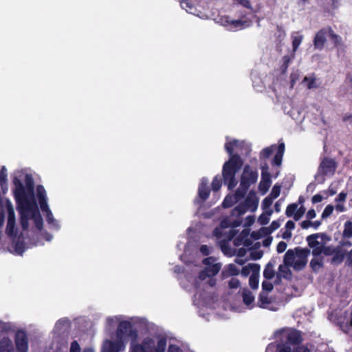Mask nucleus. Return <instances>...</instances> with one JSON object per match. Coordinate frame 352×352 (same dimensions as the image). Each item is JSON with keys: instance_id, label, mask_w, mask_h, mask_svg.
Instances as JSON below:
<instances>
[{"instance_id": "nucleus-1", "label": "nucleus", "mask_w": 352, "mask_h": 352, "mask_svg": "<svg viewBox=\"0 0 352 352\" xmlns=\"http://www.w3.org/2000/svg\"><path fill=\"white\" fill-rule=\"evenodd\" d=\"M243 142H239L237 140L227 142L225 145L226 151L231 155L230 159L226 162L222 170L223 181L228 185V189L231 190L234 188L237 184V181L235 178L236 173L241 168L243 162L238 155H233L232 153L234 150L238 151L241 148Z\"/></svg>"}, {"instance_id": "nucleus-2", "label": "nucleus", "mask_w": 352, "mask_h": 352, "mask_svg": "<svg viewBox=\"0 0 352 352\" xmlns=\"http://www.w3.org/2000/svg\"><path fill=\"white\" fill-rule=\"evenodd\" d=\"M130 322L121 321L116 330L114 340L106 339L104 340L100 352H121L124 351L128 342L129 337H136Z\"/></svg>"}, {"instance_id": "nucleus-3", "label": "nucleus", "mask_w": 352, "mask_h": 352, "mask_svg": "<svg viewBox=\"0 0 352 352\" xmlns=\"http://www.w3.org/2000/svg\"><path fill=\"white\" fill-rule=\"evenodd\" d=\"M25 182L26 188L17 177L15 176L12 179V183L14 186L13 194L16 207L29 205L34 201H36L34 196V182L32 177L30 175H26Z\"/></svg>"}, {"instance_id": "nucleus-4", "label": "nucleus", "mask_w": 352, "mask_h": 352, "mask_svg": "<svg viewBox=\"0 0 352 352\" xmlns=\"http://www.w3.org/2000/svg\"><path fill=\"white\" fill-rule=\"evenodd\" d=\"M20 216V224L23 230H28L29 228L28 221L30 219L34 220L36 228L41 231L43 226V220L40 213L36 201L32 204L16 207Z\"/></svg>"}, {"instance_id": "nucleus-5", "label": "nucleus", "mask_w": 352, "mask_h": 352, "mask_svg": "<svg viewBox=\"0 0 352 352\" xmlns=\"http://www.w3.org/2000/svg\"><path fill=\"white\" fill-rule=\"evenodd\" d=\"M166 339L161 336L145 338L141 343L132 342L129 352H165Z\"/></svg>"}, {"instance_id": "nucleus-6", "label": "nucleus", "mask_w": 352, "mask_h": 352, "mask_svg": "<svg viewBox=\"0 0 352 352\" xmlns=\"http://www.w3.org/2000/svg\"><path fill=\"white\" fill-rule=\"evenodd\" d=\"M310 250L300 247L288 250L283 258V262L296 271L304 269L307 263Z\"/></svg>"}, {"instance_id": "nucleus-7", "label": "nucleus", "mask_w": 352, "mask_h": 352, "mask_svg": "<svg viewBox=\"0 0 352 352\" xmlns=\"http://www.w3.org/2000/svg\"><path fill=\"white\" fill-rule=\"evenodd\" d=\"M211 260H212V257L204 259V263L208 266L204 270L200 272L199 274V280L201 282H204L210 287H213L216 284V279L214 278V276L220 271L221 265L219 263L211 265Z\"/></svg>"}, {"instance_id": "nucleus-8", "label": "nucleus", "mask_w": 352, "mask_h": 352, "mask_svg": "<svg viewBox=\"0 0 352 352\" xmlns=\"http://www.w3.org/2000/svg\"><path fill=\"white\" fill-rule=\"evenodd\" d=\"M258 179V173L246 165L244 167L243 172L241 178V183L237 189V195L240 197H244L249 187L256 182Z\"/></svg>"}, {"instance_id": "nucleus-9", "label": "nucleus", "mask_w": 352, "mask_h": 352, "mask_svg": "<svg viewBox=\"0 0 352 352\" xmlns=\"http://www.w3.org/2000/svg\"><path fill=\"white\" fill-rule=\"evenodd\" d=\"M337 168V163L333 159L323 157L318 168V172L315 176L316 180L319 183H323L325 180L324 177L332 176Z\"/></svg>"}, {"instance_id": "nucleus-10", "label": "nucleus", "mask_w": 352, "mask_h": 352, "mask_svg": "<svg viewBox=\"0 0 352 352\" xmlns=\"http://www.w3.org/2000/svg\"><path fill=\"white\" fill-rule=\"evenodd\" d=\"M331 240V238L325 233L313 234L307 237L308 245L312 249L313 256L321 255V249Z\"/></svg>"}, {"instance_id": "nucleus-11", "label": "nucleus", "mask_w": 352, "mask_h": 352, "mask_svg": "<svg viewBox=\"0 0 352 352\" xmlns=\"http://www.w3.org/2000/svg\"><path fill=\"white\" fill-rule=\"evenodd\" d=\"M258 198L254 192H250L244 202L239 204L232 210L233 215L241 216L246 212H254L258 206Z\"/></svg>"}, {"instance_id": "nucleus-12", "label": "nucleus", "mask_w": 352, "mask_h": 352, "mask_svg": "<svg viewBox=\"0 0 352 352\" xmlns=\"http://www.w3.org/2000/svg\"><path fill=\"white\" fill-rule=\"evenodd\" d=\"M280 336V342L282 344L289 346L290 344H298L302 340L300 331L293 329H285L278 333Z\"/></svg>"}, {"instance_id": "nucleus-13", "label": "nucleus", "mask_w": 352, "mask_h": 352, "mask_svg": "<svg viewBox=\"0 0 352 352\" xmlns=\"http://www.w3.org/2000/svg\"><path fill=\"white\" fill-rule=\"evenodd\" d=\"M15 344L17 352H28V338L25 331H17L15 334Z\"/></svg>"}, {"instance_id": "nucleus-14", "label": "nucleus", "mask_w": 352, "mask_h": 352, "mask_svg": "<svg viewBox=\"0 0 352 352\" xmlns=\"http://www.w3.org/2000/svg\"><path fill=\"white\" fill-rule=\"evenodd\" d=\"M305 211L306 208L304 206L302 205L299 207L298 204L294 203L287 207L285 214L288 217H293L295 221H298L305 214Z\"/></svg>"}, {"instance_id": "nucleus-15", "label": "nucleus", "mask_w": 352, "mask_h": 352, "mask_svg": "<svg viewBox=\"0 0 352 352\" xmlns=\"http://www.w3.org/2000/svg\"><path fill=\"white\" fill-rule=\"evenodd\" d=\"M327 36L330 38V28H325L318 31L314 39V47L322 50L327 42Z\"/></svg>"}, {"instance_id": "nucleus-16", "label": "nucleus", "mask_w": 352, "mask_h": 352, "mask_svg": "<svg viewBox=\"0 0 352 352\" xmlns=\"http://www.w3.org/2000/svg\"><path fill=\"white\" fill-rule=\"evenodd\" d=\"M257 303L258 307L263 309H268L272 311L278 309V305L265 292L260 294Z\"/></svg>"}, {"instance_id": "nucleus-17", "label": "nucleus", "mask_w": 352, "mask_h": 352, "mask_svg": "<svg viewBox=\"0 0 352 352\" xmlns=\"http://www.w3.org/2000/svg\"><path fill=\"white\" fill-rule=\"evenodd\" d=\"M250 230H244L241 232L240 235L234 240L235 245H240L243 244L244 246L249 247L252 245L251 240L248 238Z\"/></svg>"}, {"instance_id": "nucleus-18", "label": "nucleus", "mask_w": 352, "mask_h": 352, "mask_svg": "<svg viewBox=\"0 0 352 352\" xmlns=\"http://www.w3.org/2000/svg\"><path fill=\"white\" fill-rule=\"evenodd\" d=\"M265 352H291V346L285 344L271 343L265 350Z\"/></svg>"}, {"instance_id": "nucleus-19", "label": "nucleus", "mask_w": 352, "mask_h": 352, "mask_svg": "<svg viewBox=\"0 0 352 352\" xmlns=\"http://www.w3.org/2000/svg\"><path fill=\"white\" fill-rule=\"evenodd\" d=\"M290 265H287L283 262V264L280 265L278 267L279 274H277L276 278L280 280L281 278L285 279H291L292 277V271L289 269Z\"/></svg>"}, {"instance_id": "nucleus-20", "label": "nucleus", "mask_w": 352, "mask_h": 352, "mask_svg": "<svg viewBox=\"0 0 352 352\" xmlns=\"http://www.w3.org/2000/svg\"><path fill=\"white\" fill-rule=\"evenodd\" d=\"M330 39L333 41L335 47L338 48V51H344L346 46L342 41V37L336 34L331 28Z\"/></svg>"}, {"instance_id": "nucleus-21", "label": "nucleus", "mask_w": 352, "mask_h": 352, "mask_svg": "<svg viewBox=\"0 0 352 352\" xmlns=\"http://www.w3.org/2000/svg\"><path fill=\"white\" fill-rule=\"evenodd\" d=\"M244 197H240L237 195V190L236 191L235 194L234 195H228L223 202V208H229L231 207L234 203L238 202L239 200H241Z\"/></svg>"}, {"instance_id": "nucleus-22", "label": "nucleus", "mask_w": 352, "mask_h": 352, "mask_svg": "<svg viewBox=\"0 0 352 352\" xmlns=\"http://www.w3.org/2000/svg\"><path fill=\"white\" fill-rule=\"evenodd\" d=\"M207 184L208 179L203 178L199 187V195L204 200L208 198L210 193V190L207 186Z\"/></svg>"}, {"instance_id": "nucleus-23", "label": "nucleus", "mask_w": 352, "mask_h": 352, "mask_svg": "<svg viewBox=\"0 0 352 352\" xmlns=\"http://www.w3.org/2000/svg\"><path fill=\"white\" fill-rule=\"evenodd\" d=\"M277 151L273 160V163L276 166H280L282 162L283 153L285 151L284 143H280L276 148Z\"/></svg>"}, {"instance_id": "nucleus-24", "label": "nucleus", "mask_w": 352, "mask_h": 352, "mask_svg": "<svg viewBox=\"0 0 352 352\" xmlns=\"http://www.w3.org/2000/svg\"><path fill=\"white\" fill-rule=\"evenodd\" d=\"M260 266L256 263H250L248 265L243 267L241 270V274L244 277H247L250 273L252 272V273L259 272Z\"/></svg>"}, {"instance_id": "nucleus-25", "label": "nucleus", "mask_w": 352, "mask_h": 352, "mask_svg": "<svg viewBox=\"0 0 352 352\" xmlns=\"http://www.w3.org/2000/svg\"><path fill=\"white\" fill-rule=\"evenodd\" d=\"M8 173L6 166H3L0 169V186L3 192L8 190Z\"/></svg>"}, {"instance_id": "nucleus-26", "label": "nucleus", "mask_w": 352, "mask_h": 352, "mask_svg": "<svg viewBox=\"0 0 352 352\" xmlns=\"http://www.w3.org/2000/svg\"><path fill=\"white\" fill-rule=\"evenodd\" d=\"M271 185V181L269 175H262V179L260 182L258 188L263 195L265 194Z\"/></svg>"}, {"instance_id": "nucleus-27", "label": "nucleus", "mask_w": 352, "mask_h": 352, "mask_svg": "<svg viewBox=\"0 0 352 352\" xmlns=\"http://www.w3.org/2000/svg\"><path fill=\"white\" fill-rule=\"evenodd\" d=\"M324 262V257L321 255L320 256H314V258L311 259L310 262V266L313 269V270L316 271L320 268L322 267Z\"/></svg>"}, {"instance_id": "nucleus-28", "label": "nucleus", "mask_w": 352, "mask_h": 352, "mask_svg": "<svg viewBox=\"0 0 352 352\" xmlns=\"http://www.w3.org/2000/svg\"><path fill=\"white\" fill-rule=\"evenodd\" d=\"M331 263L339 264L342 262L344 257V252L339 247H336V252L332 255Z\"/></svg>"}, {"instance_id": "nucleus-29", "label": "nucleus", "mask_w": 352, "mask_h": 352, "mask_svg": "<svg viewBox=\"0 0 352 352\" xmlns=\"http://www.w3.org/2000/svg\"><path fill=\"white\" fill-rule=\"evenodd\" d=\"M239 272V269L234 264H230L223 272V274L225 277H227L230 276L238 275Z\"/></svg>"}, {"instance_id": "nucleus-30", "label": "nucleus", "mask_w": 352, "mask_h": 352, "mask_svg": "<svg viewBox=\"0 0 352 352\" xmlns=\"http://www.w3.org/2000/svg\"><path fill=\"white\" fill-rule=\"evenodd\" d=\"M242 296L243 301L246 305H251L254 300V297L252 293L248 289H243L242 292Z\"/></svg>"}, {"instance_id": "nucleus-31", "label": "nucleus", "mask_w": 352, "mask_h": 352, "mask_svg": "<svg viewBox=\"0 0 352 352\" xmlns=\"http://www.w3.org/2000/svg\"><path fill=\"white\" fill-rule=\"evenodd\" d=\"M342 236L346 239L352 238V222L351 221L344 223Z\"/></svg>"}, {"instance_id": "nucleus-32", "label": "nucleus", "mask_w": 352, "mask_h": 352, "mask_svg": "<svg viewBox=\"0 0 352 352\" xmlns=\"http://www.w3.org/2000/svg\"><path fill=\"white\" fill-rule=\"evenodd\" d=\"M180 3L182 8L186 10V12L191 14H195L196 8L189 0H182Z\"/></svg>"}, {"instance_id": "nucleus-33", "label": "nucleus", "mask_w": 352, "mask_h": 352, "mask_svg": "<svg viewBox=\"0 0 352 352\" xmlns=\"http://www.w3.org/2000/svg\"><path fill=\"white\" fill-rule=\"evenodd\" d=\"M275 275L274 266L271 263H268L263 271V276L268 280L272 279Z\"/></svg>"}, {"instance_id": "nucleus-34", "label": "nucleus", "mask_w": 352, "mask_h": 352, "mask_svg": "<svg viewBox=\"0 0 352 352\" xmlns=\"http://www.w3.org/2000/svg\"><path fill=\"white\" fill-rule=\"evenodd\" d=\"M121 320V316H113V317H108L107 318V325L106 328L108 330H111L112 328L114 327L115 324L118 322L120 323Z\"/></svg>"}, {"instance_id": "nucleus-35", "label": "nucleus", "mask_w": 352, "mask_h": 352, "mask_svg": "<svg viewBox=\"0 0 352 352\" xmlns=\"http://www.w3.org/2000/svg\"><path fill=\"white\" fill-rule=\"evenodd\" d=\"M308 82L307 87L309 89L318 87V85L316 82V78L314 74L309 76H305L302 80V82Z\"/></svg>"}, {"instance_id": "nucleus-36", "label": "nucleus", "mask_w": 352, "mask_h": 352, "mask_svg": "<svg viewBox=\"0 0 352 352\" xmlns=\"http://www.w3.org/2000/svg\"><path fill=\"white\" fill-rule=\"evenodd\" d=\"M6 232V234L9 236H13L16 235V233L15 232V221L8 220Z\"/></svg>"}, {"instance_id": "nucleus-37", "label": "nucleus", "mask_w": 352, "mask_h": 352, "mask_svg": "<svg viewBox=\"0 0 352 352\" xmlns=\"http://www.w3.org/2000/svg\"><path fill=\"white\" fill-rule=\"evenodd\" d=\"M277 148L276 145H272L270 147L265 148L260 154V157L265 159L269 157L272 153H274Z\"/></svg>"}, {"instance_id": "nucleus-38", "label": "nucleus", "mask_w": 352, "mask_h": 352, "mask_svg": "<svg viewBox=\"0 0 352 352\" xmlns=\"http://www.w3.org/2000/svg\"><path fill=\"white\" fill-rule=\"evenodd\" d=\"M292 47L293 51L295 52L298 49V46L300 45L303 36L302 35H298L296 33L292 35Z\"/></svg>"}, {"instance_id": "nucleus-39", "label": "nucleus", "mask_w": 352, "mask_h": 352, "mask_svg": "<svg viewBox=\"0 0 352 352\" xmlns=\"http://www.w3.org/2000/svg\"><path fill=\"white\" fill-rule=\"evenodd\" d=\"M258 277H259V272L252 273L250 277L249 284H250V286L254 289L258 288Z\"/></svg>"}, {"instance_id": "nucleus-40", "label": "nucleus", "mask_w": 352, "mask_h": 352, "mask_svg": "<svg viewBox=\"0 0 352 352\" xmlns=\"http://www.w3.org/2000/svg\"><path fill=\"white\" fill-rule=\"evenodd\" d=\"M36 196L38 201L47 200L46 191L45 190V188L42 185L37 186Z\"/></svg>"}, {"instance_id": "nucleus-41", "label": "nucleus", "mask_w": 352, "mask_h": 352, "mask_svg": "<svg viewBox=\"0 0 352 352\" xmlns=\"http://www.w3.org/2000/svg\"><path fill=\"white\" fill-rule=\"evenodd\" d=\"M336 247L332 245H324V247L321 249L322 254L325 256H332L336 252Z\"/></svg>"}, {"instance_id": "nucleus-42", "label": "nucleus", "mask_w": 352, "mask_h": 352, "mask_svg": "<svg viewBox=\"0 0 352 352\" xmlns=\"http://www.w3.org/2000/svg\"><path fill=\"white\" fill-rule=\"evenodd\" d=\"M267 233V229L265 228H261L257 232H252L251 234V236L254 239H260L263 236Z\"/></svg>"}, {"instance_id": "nucleus-43", "label": "nucleus", "mask_w": 352, "mask_h": 352, "mask_svg": "<svg viewBox=\"0 0 352 352\" xmlns=\"http://www.w3.org/2000/svg\"><path fill=\"white\" fill-rule=\"evenodd\" d=\"M230 25L233 26V28H241L243 27H247L249 25L246 21L241 20L232 21L230 22Z\"/></svg>"}, {"instance_id": "nucleus-44", "label": "nucleus", "mask_w": 352, "mask_h": 352, "mask_svg": "<svg viewBox=\"0 0 352 352\" xmlns=\"http://www.w3.org/2000/svg\"><path fill=\"white\" fill-rule=\"evenodd\" d=\"M8 220L15 221V213L12 205L10 203L7 206Z\"/></svg>"}, {"instance_id": "nucleus-45", "label": "nucleus", "mask_w": 352, "mask_h": 352, "mask_svg": "<svg viewBox=\"0 0 352 352\" xmlns=\"http://www.w3.org/2000/svg\"><path fill=\"white\" fill-rule=\"evenodd\" d=\"M240 281L238 278L235 277L231 278V279L228 281V287L230 289H237L240 287Z\"/></svg>"}, {"instance_id": "nucleus-46", "label": "nucleus", "mask_w": 352, "mask_h": 352, "mask_svg": "<svg viewBox=\"0 0 352 352\" xmlns=\"http://www.w3.org/2000/svg\"><path fill=\"white\" fill-rule=\"evenodd\" d=\"M334 207L332 205H328L326 206L322 214V218L326 219L329 217L333 212Z\"/></svg>"}, {"instance_id": "nucleus-47", "label": "nucleus", "mask_w": 352, "mask_h": 352, "mask_svg": "<svg viewBox=\"0 0 352 352\" xmlns=\"http://www.w3.org/2000/svg\"><path fill=\"white\" fill-rule=\"evenodd\" d=\"M280 193V187L279 186L275 185L270 194V197H272L273 199L277 198Z\"/></svg>"}, {"instance_id": "nucleus-48", "label": "nucleus", "mask_w": 352, "mask_h": 352, "mask_svg": "<svg viewBox=\"0 0 352 352\" xmlns=\"http://www.w3.org/2000/svg\"><path fill=\"white\" fill-rule=\"evenodd\" d=\"M221 186V180L218 177H215L212 182V187L214 191H217Z\"/></svg>"}, {"instance_id": "nucleus-49", "label": "nucleus", "mask_w": 352, "mask_h": 352, "mask_svg": "<svg viewBox=\"0 0 352 352\" xmlns=\"http://www.w3.org/2000/svg\"><path fill=\"white\" fill-rule=\"evenodd\" d=\"M38 203L40 204L41 210L43 211V212L46 214L48 212V211H51L47 203V200L38 201Z\"/></svg>"}, {"instance_id": "nucleus-50", "label": "nucleus", "mask_w": 352, "mask_h": 352, "mask_svg": "<svg viewBox=\"0 0 352 352\" xmlns=\"http://www.w3.org/2000/svg\"><path fill=\"white\" fill-rule=\"evenodd\" d=\"M272 202H273V199L272 197H270V196L265 198L262 203L263 209L270 208V206L272 204Z\"/></svg>"}, {"instance_id": "nucleus-51", "label": "nucleus", "mask_w": 352, "mask_h": 352, "mask_svg": "<svg viewBox=\"0 0 352 352\" xmlns=\"http://www.w3.org/2000/svg\"><path fill=\"white\" fill-rule=\"evenodd\" d=\"M80 347L76 341H74L71 344L69 352H80Z\"/></svg>"}, {"instance_id": "nucleus-52", "label": "nucleus", "mask_w": 352, "mask_h": 352, "mask_svg": "<svg viewBox=\"0 0 352 352\" xmlns=\"http://www.w3.org/2000/svg\"><path fill=\"white\" fill-rule=\"evenodd\" d=\"M263 289L266 292H270L273 289V285L269 281H263L262 283Z\"/></svg>"}, {"instance_id": "nucleus-53", "label": "nucleus", "mask_w": 352, "mask_h": 352, "mask_svg": "<svg viewBox=\"0 0 352 352\" xmlns=\"http://www.w3.org/2000/svg\"><path fill=\"white\" fill-rule=\"evenodd\" d=\"M287 243L284 241H280L278 243L276 250L278 253H282L285 251L287 248Z\"/></svg>"}, {"instance_id": "nucleus-54", "label": "nucleus", "mask_w": 352, "mask_h": 352, "mask_svg": "<svg viewBox=\"0 0 352 352\" xmlns=\"http://www.w3.org/2000/svg\"><path fill=\"white\" fill-rule=\"evenodd\" d=\"M200 252L205 256L210 254V248L207 245H202L200 247Z\"/></svg>"}, {"instance_id": "nucleus-55", "label": "nucleus", "mask_w": 352, "mask_h": 352, "mask_svg": "<svg viewBox=\"0 0 352 352\" xmlns=\"http://www.w3.org/2000/svg\"><path fill=\"white\" fill-rule=\"evenodd\" d=\"M45 219H46L47 224L52 223V222H53L54 220L55 219L54 218L52 211H48L47 213L45 214Z\"/></svg>"}, {"instance_id": "nucleus-56", "label": "nucleus", "mask_w": 352, "mask_h": 352, "mask_svg": "<svg viewBox=\"0 0 352 352\" xmlns=\"http://www.w3.org/2000/svg\"><path fill=\"white\" fill-rule=\"evenodd\" d=\"M237 1L239 4L242 5L245 8L251 9L252 6L249 0H235Z\"/></svg>"}, {"instance_id": "nucleus-57", "label": "nucleus", "mask_w": 352, "mask_h": 352, "mask_svg": "<svg viewBox=\"0 0 352 352\" xmlns=\"http://www.w3.org/2000/svg\"><path fill=\"white\" fill-rule=\"evenodd\" d=\"M316 217V212L314 209H310L306 214L307 219L311 220Z\"/></svg>"}, {"instance_id": "nucleus-58", "label": "nucleus", "mask_w": 352, "mask_h": 352, "mask_svg": "<svg viewBox=\"0 0 352 352\" xmlns=\"http://www.w3.org/2000/svg\"><path fill=\"white\" fill-rule=\"evenodd\" d=\"M322 200H323V197L320 194L315 195L314 196H313V197L311 199V201L313 204L320 203Z\"/></svg>"}, {"instance_id": "nucleus-59", "label": "nucleus", "mask_w": 352, "mask_h": 352, "mask_svg": "<svg viewBox=\"0 0 352 352\" xmlns=\"http://www.w3.org/2000/svg\"><path fill=\"white\" fill-rule=\"evenodd\" d=\"M291 352H310L309 349L304 346H297L294 350L291 349Z\"/></svg>"}, {"instance_id": "nucleus-60", "label": "nucleus", "mask_w": 352, "mask_h": 352, "mask_svg": "<svg viewBox=\"0 0 352 352\" xmlns=\"http://www.w3.org/2000/svg\"><path fill=\"white\" fill-rule=\"evenodd\" d=\"M311 224H312V221H311L310 220L307 219V220H305V221H302L300 223V226L302 227V229H307L309 227H311Z\"/></svg>"}, {"instance_id": "nucleus-61", "label": "nucleus", "mask_w": 352, "mask_h": 352, "mask_svg": "<svg viewBox=\"0 0 352 352\" xmlns=\"http://www.w3.org/2000/svg\"><path fill=\"white\" fill-rule=\"evenodd\" d=\"M49 228L51 230H58L60 228V226L57 220L54 219L52 223L48 224Z\"/></svg>"}, {"instance_id": "nucleus-62", "label": "nucleus", "mask_w": 352, "mask_h": 352, "mask_svg": "<svg viewBox=\"0 0 352 352\" xmlns=\"http://www.w3.org/2000/svg\"><path fill=\"white\" fill-rule=\"evenodd\" d=\"M346 193L342 192L338 195V197L336 199V201L344 202L346 200Z\"/></svg>"}, {"instance_id": "nucleus-63", "label": "nucleus", "mask_w": 352, "mask_h": 352, "mask_svg": "<svg viewBox=\"0 0 352 352\" xmlns=\"http://www.w3.org/2000/svg\"><path fill=\"white\" fill-rule=\"evenodd\" d=\"M346 263L348 265H352V249L346 254Z\"/></svg>"}, {"instance_id": "nucleus-64", "label": "nucleus", "mask_w": 352, "mask_h": 352, "mask_svg": "<svg viewBox=\"0 0 352 352\" xmlns=\"http://www.w3.org/2000/svg\"><path fill=\"white\" fill-rule=\"evenodd\" d=\"M168 352H182V350L175 345H170L168 348Z\"/></svg>"}]
</instances>
